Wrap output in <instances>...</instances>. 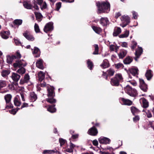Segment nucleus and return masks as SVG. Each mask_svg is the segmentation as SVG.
Returning a JSON list of instances; mask_svg holds the SVG:
<instances>
[{"label":"nucleus","mask_w":154,"mask_h":154,"mask_svg":"<svg viewBox=\"0 0 154 154\" xmlns=\"http://www.w3.org/2000/svg\"><path fill=\"white\" fill-rule=\"evenodd\" d=\"M26 65V63L23 60H16V62L13 64V66L14 68H19L17 72L21 74H23L25 73L26 69L24 67Z\"/></svg>","instance_id":"nucleus-1"},{"label":"nucleus","mask_w":154,"mask_h":154,"mask_svg":"<svg viewBox=\"0 0 154 154\" xmlns=\"http://www.w3.org/2000/svg\"><path fill=\"white\" fill-rule=\"evenodd\" d=\"M96 5L98 8V10L101 12L108 13L110 10V4L107 2H103L100 4L99 2L96 3Z\"/></svg>","instance_id":"nucleus-2"},{"label":"nucleus","mask_w":154,"mask_h":154,"mask_svg":"<svg viewBox=\"0 0 154 154\" xmlns=\"http://www.w3.org/2000/svg\"><path fill=\"white\" fill-rule=\"evenodd\" d=\"M123 80L122 74L120 73L117 74L115 75V77L111 79L110 83L112 86H117L119 85L120 82L123 81Z\"/></svg>","instance_id":"nucleus-3"},{"label":"nucleus","mask_w":154,"mask_h":154,"mask_svg":"<svg viewBox=\"0 0 154 154\" xmlns=\"http://www.w3.org/2000/svg\"><path fill=\"white\" fill-rule=\"evenodd\" d=\"M125 89L126 92L131 96L135 97L137 95V91L128 85L126 86Z\"/></svg>","instance_id":"nucleus-4"},{"label":"nucleus","mask_w":154,"mask_h":154,"mask_svg":"<svg viewBox=\"0 0 154 154\" xmlns=\"http://www.w3.org/2000/svg\"><path fill=\"white\" fill-rule=\"evenodd\" d=\"M30 76L28 74H26L23 78L21 79L20 82V84L21 85H30Z\"/></svg>","instance_id":"nucleus-5"},{"label":"nucleus","mask_w":154,"mask_h":154,"mask_svg":"<svg viewBox=\"0 0 154 154\" xmlns=\"http://www.w3.org/2000/svg\"><path fill=\"white\" fill-rule=\"evenodd\" d=\"M53 29V23L52 22H50L45 25L44 28V31L45 32L48 33L49 32L52 31Z\"/></svg>","instance_id":"nucleus-6"},{"label":"nucleus","mask_w":154,"mask_h":154,"mask_svg":"<svg viewBox=\"0 0 154 154\" xmlns=\"http://www.w3.org/2000/svg\"><path fill=\"white\" fill-rule=\"evenodd\" d=\"M115 71L112 69L110 68L106 72H103L102 75L106 80L107 79L108 76H112L114 74Z\"/></svg>","instance_id":"nucleus-7"},{"label":"nucleus","mask_w":154,"mask_h":154,"mask_svg":"<svg viewBox=\"0 0 154 154\" xmlns=\"http://www.w3.org/2000/svg\"><path fill=\"white\" fill-rule=\"evenodd\" d=\"M121 20L122 23L120 24V26L122 27H125L130 23V19L128 17L124 16H122L121 17Z\"/></svg>","instance_id":"nucleus-8"},{"label":"nucleus","mask_w":154,"mask_h":154,"mask_svg":"<svg viewBox=\"0 0 154 154\" xmlns=\"http://www.w3.org/2000/svg\"><path fill=\"white\" fill-rule=\"evenodd\" d=\"M139 82V87L144 92H146L148 89L147 86L144 80L142 79H140Z\"/></svg>","instance_id":"nucleus-9"},{"label":"nucleus","mask_w":154,"mask_h":154,"mask_svg":"<svg viewBox=\"0 0 154 154\" xmlns=\"http://www.w3.org/2000/svg\"><path fill=\"white\" fill-rule=\"evenodd\" d=\"M23 36L28 40L30 41H33L34 40V38L30 34L29 31H26L23 34Z\"/></svg>","instance_id":"nucleus-10"},{"label":"nucleus","mask_w":154,"mask_h":154,"mask_svg":"<svg viewBox=\"0 0 154 154\" xmlns=\"http://www.w3.org/2000/svg\"><path fill=\"white\" fill-rule=\"evenodd\" d=\"M54 88L50 86H47V91H48V97H54L55 96Z\"/></svg>","instance_id":"nucleus-11"},{"label":"nucleus","mask_w":154,"mask_h":154,"mask_svg":"<svg viewBox=\"0 0 154 154\" xmlns=\"http://www.w3.org/2000/svg\"><path fill=\"white\" fill-rule=\"evenodd\" d=\"M143 52V49L141 47H139L137 49L135 52V57H134V60L137 61L139 57Z\"/></svg>","instance_id":"nucleus-12"},{"label":"nucleus","mask_w":154,"mask_h":154,"mask_svg":"<svg viewBox=\"0 0 154 154\" xmlns=\"http://www.w3.org/2000/svg\"><path fill=\"white\" fill-rule=\"evenodd\" d=\"M99 141L100 143L106 144H109L111 141L110 139L108 138L101 137L99 139Z\"/></svg>","instance_id":"nucleus-13"},{"label":"nucleus","mask_w":154,"mask_h":154,"mask_svg":"<svg viewBox=\"0 0 154 154\" xmlns=\"http://www.w3.org/2000/svg\"><path fill=\"white\" fill-rule=\"evenodd\" d=\"M43 1V0H34L32 2L33 7L35 10H38L39 8L37 4L39 5Z\"/></svg>","instance_id":"nucleus-14"},{"label":"nucleus","mask_w":154,"mask_h":154,"mask_svg":"<svg viewBox=\"0 0 154 154\" xmlns=\"http://www.w3.org/2000/svg\"><path fill=\"white\" fill-rule=\"evenodd\" d=\"M88 133L90 135L96 136L98 133V131L96 128L94 126H93L88 130Z\"/></svg>","instance_id":"nucleus-15"},{"label":"nucleus","mask_w":154,"mask_h":154,"mask_svg":"<svg viewBox=\"0 0 154 154\" xmlns=\"http://www.w3.org/2000/svg\"><path fill=\"white\" fill-rule=\"evenodd\" d=\"M43 61L42 59H39L36 62V66L38 68L43 69L44 68Z\"/></svg>","instance_id":"nucleus-16"},{"label":"nucleus","mask_w":154,"mask_h":154,"mask_svg":"<svg viewBox=\"0 0 154 154\" xmlns=\"http://www.w3.org/2000/svg\"><path fill=\"white\" fill-rule=\"evenodd\" d=\"M10 34L9 31H2L0 32V35L2 38L5 39H7L8 38Z\"/></svg>","instance_id":"nucleus-17"},{"label":"nucleus","mask_w":154,"mask_h":154,"mask_svg":"<svg viewBox=\"0 0 154 154\" xmlns=\"http://www.w3.org/2000/svg\"><path fill=\"white\" fill-rule=\"evenodd\" d=\"M29 98L31 102H33L37 99V95L34 92H32L30 94Z\"/></svg>","instance_id":"nucleus-18"},{"label":"nucleus","mask_w":154,"mask_h":154,"mask_svg":"<svg viewBox=\"0 0 154 154\" xmlns=\"http://www.w3.org/2000/svg\"><path fill=\"white\" fill-rule=\"evenodd\" d=\"M14 105L17 106H20L21 104L20 101V97L19 96L17 95L14 98Z\"/></svg>","instance_id":"nucleus-19"},{"label":"nucleus","mask_w":154,"mask_h":154,"mask_svg":"<svg viewBox=\"0 0 154 154\" xmlns=\"http://www.w3.org/2000/svg\"><path fill=\"white\" fill-rule=\"evenodd\" d=\"M110 64L109 62L107 59H105L100 65V66L103 69L107 68L109 66Z\"/></svg>","instance_id":"nucleus-20"},{"label":"nucleus","mask_w":154,"mask_h":154,"mask_svg":"<svg viewBox=\"0 0 154 154\" xmlns=\"http://www.w3.org/2000/svg\"><path fill=\"white\" fill-rule=\"evenodd\" d=\"M120 100L122 101L123 104L125 105L130 106L132 103V102L129 99H125L123 98H121L120 99Z\"/></svg>","instance_id":"nucleus-21"},{"label":"nucleus","mask_w":154,"mask_h":154,"mask_svg":"<svg viewBox=\"0 0 154 154\" xmlns=\"http://www.w3.org/2000/svg\"><path fill=\"white\" fill-rule=\"evenodd\" d=\"M142 100V107L144 108H146L149 106V103L148 100L144 98H141Z\"/></svg>","instance_id":"nucleus-22"},{"label":"nucleus","mask_w":154,"mask_h":154,"mask_svg":"<svg viewBox=\"0 0 154 154\" xmlns=\"http://www.w3.org/2000/svg\"><path fill=\"white\" fill-rule=\"evenodd\" d=\"M145 75L147 80H150L153 76L152 71L150 69L147 70Z\"/></svg>","instance_id":"nucleus-23"},{"label":"nucleus","mask_w":154,"mask_h":154,"mask_svg":"<svg viewBox=\"0 0 154 154\" xmlns=\"http://www.w3.org/2000/svg\"><path fill=\"white\" fill-rule=\"evenodd\" d=\"M23 5L24 8L28 9H32V8H33L32 5L29 2H24L23 3Z\"/></svg>","instance_id":"nucleus-24"},{"label":"nucleus","mask_w":154,"mask_h":154,"mask_svg":"<svg viewBox=\"0 0 154 154\" xmlns=\"http://www.w3.org/2000/svg\"><path fill=\"white\" fill-rule=\"evenodd\" d=\"M129 71L134 76H137L138 74V69L137 67L131 68Z\"/></svg>","instance_id":"nucleus-25"},{"label":"nucleus","mask_w":154,"mask_h":154,"mask_svg":"<svg viewBox=\"0 0 154 154\" xmlns=\"http://www.w3.org/2000/svg\"><path fill=\"white\" fill-rule=\"evenodd\" d=\"M131 113L134 116L138 114L140 112L138 109L134 106L131 107Z\"/></svg>","instance_id":"nucleus-26"},{"label":"nucleus","mask_w":154,"mask_h":154,"mask_svg":"<svg viewBox=\"0 0 154 154\" xmlns=\"http://www.w3.org/2000/svg\"><path fill=\"white\" fill-rule=\"evenodd\" d=\"M11 77L14 81L16 82L19 80L20 76L17 73L13 72L11 76Z\"/></svg>","instance_id":"nucleus-27"},{"label":"nucleus","mask_w":154,"mask_h":154,"mask_svg":"<svg viewBox=\"0 0 154 154\" xmlns=\"http://www.w3.org/2000/svg\"><path fill=\"white\" fill-rule=\"evenodd\" d=\"M121 32V30L120 27H115L114 29L113 35L114 36H116Z\"/></svg>","instance_id":"nucleus-28"},{"label":"nucleus","mask_w":154,"mask_h":154,"mask_svg":"<svg viewBox=\"0 0 154 154\" xmlns=\"http://www.w3.org/2000/svg\"><path fill=\"white\" fill-rule=\"evenodd\" d=\"M108 21L107 18H102L100 19V23L103 26H106L107 25Z\"/></svg>","instance_id":"nucleus-29"},{"label":"nucleus","mask_w":154,"mask_h":154,"mask_svg":"<svg viewBox=\"0 0 154 154\" xmlns=\"http://www.w3.org/2000/svg\"><path fill=\"white\" fill-rule=\"evenodd\" d=\"M33 54H35V57H38L39 56L40 54V51L39 49L36 47H34L33 51L32 52Z\"/></svg>","instance_id":"nucleus-30"},{"label":"nucleus","mask_w":154,"mask_h":154,"mask_svg":"<svg viewBox=\"0 0 154 154\" xmlns=\"http://www.w3.org/2000/svg\"><path fill=\"white\" fill-rule=\"evenodd\" d=\"M36 20L39 22H40L42 19L43 16L42 14L39 12H35V13Z\"/></svg>","instance_id":"nucleus-31"},{"label":"nucleus","mask_w":154,"mask_h":154,"mask_svg":"<svg viewBox=\"0 0 154 154\" xmlns=\"http://www.w3.org/2000/svg\"><path fill=\"white\" fill-rule=\"evenodd\" d=\"M92 28L94 31L98 34H100L102 32V30L101 28L99 27L92 26Z\"/></svg>","instance_id":"nucleus-32"},{"label":"nucleus","mask_w":154,"mask_h":154,"mask_svg":"<svg viewBox=\"0 0 154 154\" xmlns=\"http://www.w3.org/2000/svg\"><path fill=\"white\" fill-rule=\"evenodd\" d=\"M133 61L132 59L130 57H126L123 60L124 63L125 64H130Z\"/></svg>","instance_id":"nucleus-33"},{"label":"nucleus","mask_w":154,"mask_h":154,"mask_svg":"<svg viewBox=\"0 0 154 154\" xmlns=\"http://www.w3.org/2000/svg\"><path fill=\"white\" fill-rule=\"evenodd\" d=\"M55 106V105H54L53 106H50L47 109L48 111L51 113L55 112L56 109L54 107Z\"/></svg>","instance_id":"nucleus-34"},{"label":"nucleus","mask_w":154,"mask_h":154,"mask_svg":"<svg viewBox=\"0 0 154 154\" xmlns=\"http://www.w3.org/2000/svg\"><path fill=\"white\" fill-rule=\"evenodd\" d=\"M39 5L40 6L41 9L42 11L48 8L47 4L45 1H43Z\"/></svg>","instance_id":"nucleus-35"},{"label":"nucleus","mask_w":154,"mask_h":154,"mask_svg":"<svg viewBox=\"0 0 154 154\" xmlns=\"http://www.w3.org/2000/svg\"><path fill=\"white\" fill-rule=\"evenodd\" d=\"M127 51L125 50H122L118 54V56L120 58H123L126 55Z\"/></svg>","instance_id":"nucleus-36"},{"label":"nucleus","mask_w":154,"mask_h":154,"mask_svg":"<svg viewBox=\"0 0 154 154\" xmlns=\"http://www.w3.org/2000/svg\"><path fill=\"white\" fill-rule=\"evenodd\" d=\"M45 75L43 72L40 71L38 73V77L39 81H42L45 78Z\"/></svg>","instance_id":"nucleus-37"},{"label":"nucleus","mask_w":154,"mask_h":154,"mask_svg":"<svg viewBox=\"0 0 154 154\" xmlns=\"http://www.w3.org/2000/svg\"><path fill=\"white\" fill-rule=\"evenodd\" d=\"M14 57H13V55L11 56L10 55L7 56V62L8 64H11L14 61Z\"/></svg>","instance_id":"nucleus-38"},{"label":"nucleus","mask_w":154,"mask_h":154,"mask_svg":"<svg viewBox=\"0 0 154 154\" xmlns=\"http://www.w3.org/2000/svg\"><path fill=\"white\" fill-rule=\"evenodd\" d=\"M12 98V96L11 94H7L5 96L4 98L6 103H8L10 102Z\"/></svg>","instance_id":"nucleus-39"},{"label":"nucleus","mask_w":154,"mask_h":154,"mask_svg":"<svg viewBox=\"0 0 154 154\" xmlns=\"http://www.w3.org/2000/svg\"><path fill=\"white\" fill-rule=\"evenodd\" d=\"M87 64L88 68L91 70L92 69L94 66L93 63L92 61L88 59L87 62Z\"/></svg>","instance_id":"nucleus-40"},{"label":"nucleus","mask_w":154,"mask_h":154,"mask_svg":"<svg viewBox=\"0 0 154 154\" xmlns=\"http://www.w3.org/2000/svg\"><path fill=\"white\" fill-rule=\"evenodd\" d=\"M46 100L48 102L51 103H55L56 100L54 98V97H49L48 98H47Z\"/></svg>","instance_id":"nucleus-41"},{"label":"nucleus","mask_w":154,"mask_h":154,"mask_svg":"<svg viewBox=\"0 0 154 154\" xmlns=\"http://www.w3.org/2000/svg\"><path fill=\"white\" fill-rule=\"evenodd\" d=\"M129 30H126L124 33H123L119 36L120 38H124L127 37L129 35Z\"/></svg>","instance_id":"nucleus-42"},{"label":"nucleus","mask_w":154,"mask_h":154,"mask_svg":"<svg viewBox=\"0 0 154 154\" xmlns=\"http://www.w3.org/2000/svg\"><path fill=\"white\" fill-rule=\"evenodd\" d=\"M23 22V20L21 19H16L13 22V23L15 25L19 26L22 24Z\"/></svg>","instance_id":"nucleus-43"},{"label":"nucleus","mask_w":154,"mask_h":154,"mask_svg":"<svg viewBox=\"0 0 154 154\" xmlns=\"http://www.w3.org/2000/svg\"><path fill=\"white\" fill-rule=\"evenodd\" d=\"M10 73V71L8 70H4L2 72V75L3 77L7 76Z\"/></svg>","instance_id":"nucleus-44"},{"label":"nucleus","mask_w":154,"mask_h":154,"mask_svg":"<svg viewBox=\"0 0 154 154\" xmlns=\"http://www.w3.org/2000/svg\"><path fill=\"white\" fill-rule=\"evenodd\" d=\"M94 51L93 52V54L94 55L98 54L99 47L97 44H95L94 45Z\"/></svg>","instance_id":"nucleus-45"},{"label":"nucleus","mask_w":154,"mask_h":154,"mask_svg":"<svg viewBox=\"0 0 154 154\" xmlns=\"http://www.w3.org/2000/svg\"><path fill=\"white\" fill-rule=\"evenodd\" d=\"M13 57H14V59H20L21 57V56L18 51L16 52L14 55H13Z\"/></svg>","instance_id":"nucleus-46"},{"label":"nucleus","mask_w":154,"mask_h":154,"mask_svg":"<svg viewBox=\"0 0 154 154\" xmlns=\"http://www.w3.org/2000/svg\"><path fill=\"white\" fill-rule=\"evenodd\" d=\"M114 66L115 68L117 69H119L120 68H123L124 67L123 64L121 63H117L115 64Z\"/></svg>","instance_id":"nucleus-47"},{"label":"nucleus","mask_w":154,"mask_h":154,"mask_svg":"<svg viewBox=\"0 0 154 154\" xmlns=\"http://www.w3.org/2000/svg\"><path fill=\"white\" fill-rule=\"evenodd\" d=\"M55 151L53 150H45L43 152V154H52L55 153Z\"/></svg>","instance_id":"nucleus-48"},{"label":"nucleus","mask_w":154,"mask_h":154,"mask_svg":"<svg viewBox=\"0 0 154 154\" xmlns=\"http://www.w3.org/2000/svg\"><path fill=\"white\" fill-rule=\"evenodd\" d=\"M6 85V84L5 81L2 80H0V89L5 87Z\"/></svg>","instance_id":"nucleus-49"},{"label":"nucleus","mask_w":154,"mask_h":154,"mask_svg":"<svg viewBox=\"0 0 154 154\" xmlns=\"http://www.w3.org/2000/svg\"><path fill=\"white\" fill-rule=\"evenodd\" d=\"M34 29L36 33H38L40 32V30L38 25L35 23L34 25Z\"/></svg>","instance_id":"nucleus-50"},{"label":"nucleus","mask_w":154,"mask_h":154,"mask_svg":"<svg viewBox=\"0 0 154 154\" xmlns=\"http://www.w3.org/2000/svg\"><path fill=\"white\" fill-rule=\"evenodd\" d=\"M13 107V105L11 104V102H9L8 103H6L5 108L6 109H11Z\"/></svg>","instance_id":"nucleus-51"},{"label":"nucleus","mask_w":154,"mask_h":154,"mask_svg":"<svg viewBox=\"0 0 154 154\" xmlns=\"http://www.w3.org/2000/svg\"><path fill=\"white\" fill-rule=\"evenodd\" d=\"M137 43L134 41H133L132 42V44L131 46V48L132 50H134V48L136 47Z\"/></svg>","instance_id":"nucleus-52"},{"label":"nucleus","mask_w":154,"mask_h":154,"mask_svg":"<svg viewBox=\"0 0 154 154\" xmlns=\"http://www.w3.org/2000/svg\"><path fill=\"white\" fill-rule=\"evenodd\" d=\"M14 42L16 45H21V43L20 40L17 38H14Z\"/></svg>","instance_id":"nucleus-53"},{"label":"nucleus","mask_w":154,"mask_h":154,"mask_svg":"<svg viewBox=\"0 0 154 154\" xmlns=\"http://www.w3.org/2000/svg\"><path fill=\"white\" fill-rule=\"evenodd\" d=\"M61 3L60 2H58L56 4V10L58 11L61 7Z\"/></svg>","instance_id":"nucleus-54"},{"label":"nucleus","mask_w":154,"mask_h":154,"mask_svg":"<svg viewBox=\"0 0 154 154\" xmlns=\"http://www.w3.org/2000/svg\"><path fill=\"white\" fill-rule=\"evenodd\" d=\"M140 119V117L139 116H135L133 118V120L134 122H137Z\"/></svg>","instance_id":"nucleus-55"},{"label":"nucleus","mask_w":154,"mask_h":154,"mask_svg":"<svg viewBox=\"0 0 154 154\" xmlns=\"http://www.w3.org/2000/svg\"><path fill=\"white\" fill-rule=\"evenodd\" d=\"M147 117L148 118H150L152 117V115L150 111L148 110L147 112H146Z\"/></svg>","instance_id":"nucleus-56"},{"label":"nucleus","mask_w":154,"mask_h":154,"mask_svg":"<svg viewBox=\"0 0 154 154\" xmlns=\"http://www.w3.org/2000/svg\"><path fill=\"white\" fill-rule=\"evenodd\" d=\"M59 141L61 146L64 144L66 142V140L62 138H60Z\"/></svg>","instance_id":"nucleus-57"},{"label":"nucleus","mask_w":154,"mask_h":154,"mask_svg":"<svg viewBox=\"0 0 154 154\" xmlns=\"http://www.w3.org/2000/svg\"><path fill=\"white\" fill-rule=\"evenodd\" d=\"M19 108H17L16 109H13L11 111V113L13 115H15L17 111L18 110Z\"/></svg>","instance_id":"nucleus-58"},{"label":"nucleus","mask_w":154,"mask_h":154,"mask_svg":"<svg viewBox=\"0 0 154 154\" xmlns=\"http://www.w3.org/2000/svg\"><path fill=\"white\" fill-rule=\"evenodd\" d=\"M79 135L78 134H72L70 139H75L78 138L79 137Z\"/></svg>","instance_id":"nucleus-59"},{"label":"nucleus","mask_w":154,"mask_h":154,"mask_svg":"<svg viewBox=\"0 0 154 154\" xmlns=\"http://www.w3.org/2000/svg\"><path fill=\"white\" fill-rule=\"evenodd\" d=\"M47 85L46 83L44 82H42V83H41L40 84V86L41 87H46L47 86Z\"/></svg>","instance_id":"nucleus-60"},{"label":"nucleus","mask_w":154,"mask_h":154,"mask_svg":"<svg viewBox=\"0 0 154 154\" xmlns=\"http://www.w3.org/2000/svg\"><path fill=\"white\" fill-rule=\"evenodd\" d=\"M133 15L134 19H136L137 18V13L133 11Z\"/></svg>","instance_id":"nucleus-61"},{"label":"nucleus","mask_w":154,"mask_h":154,"mask_svg":"<svg viewBox=\"0 0 154 154\" xmlns=\"http://www.w3.org/2000/svg\"><path fill=\"white\" fill-rule=\"evenodd\" d=\"M92 143L94 145L97 146L98 144V142L96 140H94L92 142Z\"/></svg>","instance_id":"nucleus-62"},{"label":"nucleus","mask_w":154,"mask_h":154,"mask_svg":"<svg viewBox=\"0 0 154 154\" xmlns=\"http://www.w3.org/2000/svg\"><path fill=\"white\" fill-rule=\"evenodd\" d=\"M121 46L123 47L126 48L127 47V43L126 42H123L121 44Z\"/></svg>","instance_id":"nucleus-63"},{"label":"nucleus","mask_w":154,"mask_h":154,"mask_svg":"<svg viewBox=\"0 0 154 154\" xmlns=\"http://www.w3.org/2000/svg\"><path fill=\"white\" fill-rule=\"evenodd\" d=\"M65 151L69 153H72L73 152V150L70 147L69 148L67 149Z\"/></svg>","instance_id":"nucleus-64"}]
</instances>
